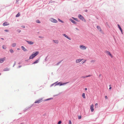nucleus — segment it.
I'll return each instance as SVG.
<instances>
[{"label":"nucleus","instance_id":"nucleus-1","mask_svg":"<svg viewBox=\"0 0 124 124\" xmlns=\"http://www.w3.org/2000/svg\"><path fill=\"white\" fill-rule=\"evenodd\" d=\"M39 53L38 52H37L34 54H32L30 56L29 59H33Z\"/></svg>","mask_w":124,"mask_h":124},{"label":"nucleus","instance_id":"nucleus-2","mask_svg":"<svg viewBox=\"0 0 124 124\" xmlns=\"http://www.w3.org/2000/svg\"><path fill=\"white\" fill-rule=\"evenodd\" d=\"M80 48L82 50H85L87 48V47L83 45H80L79 46Z\"/></svg>","mask_w":124,"mask_h":124},{"label":"nucleus","instance_id":"nucleus-3","mask_svg":"<svg viewBox=\"0 0 124 124\" xmlns=\"http://www.w3.org/2000/svg\"><path fill=\"white\" fill-rule=\"evenodd\" d=\"M50 20L51 22L53 23H57L58 22L57 20L53 18H51Z\"/></svg>","mask_w":124,"mask_h":124},{"label":"nucleus","instance_id":"nucleus-4","mask_svg":"<svg viewBox=\"0 0 124 124\" xmlns=\"http://www.w3.org/2000/svg\"><path fill=\"white\" fill-rule=\"evenodd\" d=\"M42 99H40L39 100H36L34 102L35 103H40L42 101Z\"/></svg>","mask_w":124,"mask_h":124},{"label":"nucleus","instance_id":"nucleus-5","mask_svg":"<svg viewBox=\"0 0 124 124\" xmlns=\"http://www.w3.org/2000/svg\"><path fill=\"white\" fill-rule=\"evenodd\" d=\"M94 108V105L92 104L90 106V109L91 110V111L92 112H93L94 110V109L93 108Z\"/></svg>","mask_w":124,"mask_h":124},{"label":"nucleus","instance_id":"nucleus-6","mask_svg":"<svg viewBox=\"0 0 124 124\" xmlns=\"http://www.w3.org/2000/svg\"><path fill=\"white\" fill-rule=\"evenodd\" d=\"M78 17L79 19L83 21L84 19V18L83 17V16L80 14L78 15Z\"/></svg>","mask_w":124,"mask_h":124},{"label":"nucleus","instance_id":"nucleus-7","mask_svg":"<svg viewBox=\"0 0 124 124\" xmlns=\"http://www.w3.org/2000/svg\"><path fill=\"white\" fill-rule=\"evenodd\" d=\"M83 60V59H77L76 60V62L77 63H78L82 61Z\"/></svg>","mask_w":124,"mask_h":124},{"label":"nucleus","instance_id":"nucleus-8","mask_svg":"<svg viewBox=\"0 0 124 124\" xmlns=\"http://www.w3.org/2000/svg\"><path fill=\"white\" fill-rule=\"evenodd\" d=\"M5 59V57L0 58V63H3Z\"/></svg>","mask_w":124,"mask_h":124},{"label":"nucleus","instance_id":"nucleus-9","mask_svg":"<svg viewBox=\"0 0 124 124\" xmlns=\"http://www.w3.org/2000/svg\"><path fill=\"white\" fill-rule=\"evenodd\" d=\"M106 53L108 55H109L111 57H112L113 56L112 55V54H111L108 51H106Z\"/></svg>","mask_w":124,"mask_h":124},{"label":"nucleus","instance_id":"nucleus-10","mask_svg":"<svg viewBox=\"0 0 124 124\" xmlns=\"http://www.w3.org/2000/svg\"><path fill=\"white\" fill-rule=\"evenodd\" d=\"M63 35L69 40H71V39L67 35H66V34H63Z\"/></svg>","mask_w":124,"mask_h":124},{"label":"nucleus","instance_id":"nucleus-11","mask_svg":"<svg viewBox=\"0 0 124 124\" xmlns=\"http://www.w3.org/2000/svg\"><path fill=\"white\" fill-rule=\"evenodd\" d=\"M26 42H27L28 44L30 45H32L34 44V42L31 41H26Z\"/></svg>","mask_w":124,"mask_h":124},{"label":"nucleus","instance_id":"nucleus-12","mask_svg":"<svg viewBox=\"0 0 124 124\" xmlns=\"http://www.w3.org/2000/svg\"><path fill=\"white\" fill-rule=\"evenodd\" d=\"M117 26L118 27V28L120 30V31L122 33V34H123V31H122V29L121 28V27L119 25V24H118Z\"/></svg>","mask_w":124,"mask_h":124},{"label":"nucleus","instance_id":"nucleus-13","mask_svg":"<svg viewBox=\"0 0 124 124\" xmlns=\"http://www.w3.org/2000/svg\"><path fill=\"white\" fill-rule=\"evenodd\" d=\"M9 24V23L7 22H5L3 23V25L4 26H7Z\"/></svg>","mask_w":124,"mask_h":124},{"label":"nucleus","instance_id":"nucleus-14","mask_svg":"<svg viewBox=\"0 0 124 124\" xmlns=\"http://www.w3.org/2000/svg\"><path fill=\"white\" fill-rule=\"evenodd\" d=\"M97 28L98 29V30L100 31H102V30L101 29V28L100 26H97Z\"/></svg>","mask_w":124,"mask_h":124},{"label":"nucleus","instance_id":"nucleus-15","mask_svg":"<svg viewBox=\"0 0 124 124\" xmlns=\"http://www.w3.org/2000/svg\"><path fill=\"white\" fill-rule=\"evenodd\" d=\"M70 20L72 23L74 24H76V23L75 21L73 20L72 19H70Z\"/></svg>","mask_w":124,"mask_h":124},{"label":"nucleus","instance_id":"nucleus-16","mask_svg":"<svg viewBox=\"0 0 124 124\" xmlns=\"http://www.w3.org/2000/svg\"><path fill=\"white\" fill-rule=\"evenodd\" d=\"M21 48L22 50H23L24 51H27V49H25L24 47L23 46H22L21 47Z\"/></svg>","mask_w":124,"mask_h":124},{"label":"nucleus","instance_id":"nucleus-17","mask_svg":"<svg viewBox=\"0 0 124 124\" xmlns=\"http://www.w3.org/2000/svg\"><path fill=\"white\" fill-rule=\"evenodd\" d=\"M54 42L56 43L57 44L59 42V41L58 40H53Z\"/></svg>","mask_w":124,"mask_h":124},{"label":"nucleus","instance_id":"nucleus-18","mask_svg":"<svg viewBox=\"0 0 124 124\" xmlns=\"http://www.w3.org/2000/svg\"><path fill=\"white\" fill-rule=\"evenodd\" d=\"M9 69L8 68H5L3 69V70L4 71H7L9 70Z\"/></svg>","mask_w":124,"mask_h":124},{"label":"nucleus","instance_id":"nucleus-19","mask_svg":"<svg viewBox=\"0 0 124 124\" xmlns=\"http://www.w3.org/2000/svg\"><path fill=\"white\" fill-rule=\"evenodd\" d=\"M82 97L83 98H84V99L85 98V93H83L82 94Z\"/></svg>","mask_w":124,"mask_h":124},{"label":"nucleus","instance_id":"nucleus-20","mask_svg":"<svg viewBox=\"0 0 124 124\" xmlns=\"http://www.w3.org/2000/svg\"><path fill=\"white\" fill-rule=\"evenodd\" d=\"M39 59H38V60L34 62L32 64H34L37 63L39 62Z\"/></svg>","mask_w":124,"mask_h":124},{"label":"nucleus","instance_id":"nucleus-21","mask_svg":"<svg viewBox=\"0 0 124 124\" xmlns=\"http://www.w3.org/2000/svg\"><path fill=\"white\" fill-rule=\"evenodd\" d=\"M67 83H64L63 84H62V83L61 82H59L58 83V84H60V85H64V84H66Z\"/></svg>","mask_w":124,"mask_h":124},{"label":"nucleus","instance_id":"nucleus-22","mask_svg":"<svg viewBox=\"0 0 124 124\" xmlns=\"http://www.w3.org/2000/svg\"><path fill=\"white\" fill-rule=\"evenodd\" d=\"M16 45V44L15 43H12V46L13 47H15V46Z\"/></svg>","mask_w":124,"mask_h":124},{"label":"nucleus","instance_id":"nucleus-23","mask_svg":"<svg viewBox=\"0 0 124 124\" xmlns=\"http://www.w3.org/2000/svg\"><path fill=\"white\" fill-rule=\"evenodd\" d=\"M20 15V14L19 13H18V14L16 15V17H19Z\"/></svg>","mask_w":124,"mask_h":124},{"label":"nucleus","instance_id":"nucleus-24","mask_svg":"<svg viewBox=\"0 0 124 124\" xmlns=\"http://www.w3.org/2000/svg\"><path fill=\"white\" fill-rule=\"evenodd\" d=\"M72 18L74 19V20H75L76 21H78V19L77 18H75L74 17H73Z\"/></svg>","mask_w":124,"mask_h":124},{"label":"nucleus","instance_id":"nucleus-25","mask_svg":"<svg viewBox=\"0 0 124 124\" xmlns=\"http://www.w3.org/2000/svg\"><path fill=\"white\" fill-rule=\"evenodd\" d=\"M98 104L97 103H96L95 104V108H97L98 107Z\"/></svg>","mask_w":124,"mask_h":124},{"label":"nucleus","instance_id":"nucleus-26","mask_svg":"<svg viewBox=\"0 0 124 124\" xmlns=\"http://www.w3.org/2000/svg\"><path fill=\"white\" fill-rule=\"evenodd\" d=\"M10 51L11 53H13L14 52L13 50L12 49L10 50Z\"/></svg>","mask_w":124,"mask_h":124},{"label":"nucleus","instance_id":"nucleus-27","mask_svg":"<svg viewBox=\"0 0 124 124\" xmlns=\"http://www.w3.org/2000/svg\"><path fill=\"white\" fill-rule=\"evenodd\" d=\"M58 20L60 22L62 23H63V22L60 19H58Z\"/></svg>","mask_w":124,"mask_h":124},{"label":"nucleus","instance_id":"nucleus-28","mask_svg":"<svg viewBox=\"0 0 124 124\" xmlns=\"http://www.w3.org/2000/svg\"><path fill=\"white\" fill-rule=\"evenodd\" d=\"M36 22L37 23H40V21L39 20H36Z\"/></svg>","mask_w":124,"mask_h":124},{"label":"nucleus","instance_id":"nucleus-29","mask_svg":"<svg viewBox=\"0 0 124 124\" xmlns=\"http://www.w3.org/2000/svg\"><path fill=\"white\" fill-rule=\"evenodd\" d=\"M81 118V116H78V119H80Z\"/></svg>","mask_w":124,"mask_h":124},{"label":"nucleus","instance_id":"nucleus-30","mask_svg":"<svg viewBox=\"0 0 124 124\" xmlns=\"http://www.w3.org/2000/svg\"><path fill=\"white\" fill-rule=\"evenodd\" d=\"M69 124H72V123L70 120L69 121Z\"/></svg>","mask_w":124,"mask_h":124},{"label":"nucleus","instance_id":"nucleus-31","mask_svg":"<svg viewBox=\"0 0 124 124\" xmlns=\"http://www.w3.org/2000/svg\"><path fill=\"white\" fill-rule=\"evenodd\" d=\"M95 62V61L94 60H92L91 61V62Z\"/></svg>","mask_w":124,"mask_h":124},{"label":"nucleus","instance_id":"nucleus-32","mask_svg":"<svg viewBox=\"0 0 124 124\" xmlns=\"http://www.w3.org/2000/svg\"><path fill=\"white\" fill-rule=\"evenodd\" d=\"M61 123V121H59L58 123V124H60Z\"/></svg>","mask_w":124,"mask_h":124},{"label":"nucleus","instance_id":"nucleus-33","mask_svg":"<svg viewBox=\"0 0 124 124\" xmlns=\"http://www.w3.org/2000/svg\"><path fill=\"white\" fill-rule=\"evenodd\" d=\"M105 98L106 99H108V97L107 96H105Z\"/></svg>","mask_w":124,"mask_h":124},{"label":"nucleus","instance_id":"nucleus-34","mask_svg":"<svg viewBox=\"0 0 124 124\" xmlns=\"http://www.w3.org/2000/svg\"><path fill=\"white\" fill-rule=\"evenodd\" d=\"M5 46H2V47H3V49H6V47H4Z\"/></svg>","mask_w":124,"mask_h":124},{"label":"nucleus","instance_id":"nucleus-35","mask_svg":"<svg viewBox=\"0 0 124 124\" xmlns=\"http://www.w3.org/2000/svg\"><path fill=\"white\" fill-rule=\"evenodd\" d=\"M17 31H18V32H20L21 31V30H18Z\"/></svg>","mask_w":124,"mask_h":124},{"label":"nucleus","instance_id":"nucleus-36","mask_svg":"<svg viewBox=\"0 0 124 124\" xmlns=\"http://www.w3.org/2000/svg\"><path fill=\"white\" fill-rule=\"evenodd\" d=\"M111 86V85H109V86ZM111 88H112V87H110L109 88V89L110 90V89H111Z\"/></svg>","mask_w":124,"mask_h":124},{"label":"nucleus","instance_id":"nucleus-37","mask_svg":"<svg viewBox=\"0 0 124 124\" xmlns=\"http://www.w3.org/2000/svg\"><path fill=\"white\" fill-rule=\"evenodd\" d=\"M90 75H88V76H86V77L87 78V77H89L90 76Z\"/></svg>","mask_w":124,"mask_h":124},{"label":"nucleus","instance_id":"nucleus-38","mask_svg":"<svg viewBox=\"0 0 124 124\" xmlns=\"http://www.w3.org/2000/svg\"><path fill=\"white\" fill-rule=\"evenodd\" d=\"M4 31H6V32H8V31L7 30H5Z\"/></svg>","mask_w":124,"mask_h":124},{"label":"nucleus","instance_id":"nucleus-39","mask_svg":"<svg viewBox=\"0 0 124 124\" xmlns=\"http://www.w3.org/2000/svg\"><path fill=\"white\" fill-rule=\"evenodd\" d=\"M82 78H85L86 77V76H83L82 77Z\"/></svg>","mask_w":124,"mask_h":124},{"label":"nucleus","instance_id":"nucleus-40","mask_svg":"<svg viewBox=\"0 0 124 124\" xmlns=\"http://www.w3.org/2000/svg\"><path fill=\"white\" fill-rule=\"evenodd\" d=\"M22 27L24 28H25V26H23V25L22 26Z\"/></svg>","mask_w":124,"mask_h":124},{"label":"nucleus","instance_id":"nucleus-41","mask_svg":"<svg viewBox=\"0 0 124 124\" xmlns=\"http://www.w3.org/2000/svg\"><path fill=\"white\" fill-rule=\"evenodd\" d=\"M85 90H87V88H85Z\"/></svg>","mask_w":124,"mask_h":124},{"label":"nucleus","instance_id":"nucleus-42","mask_svg":"<svg viewBox=\"0 0 124 124\" xmlns=\"http://www.w3.org/2000/svg\"><path fill=\"white\" fill-rule=\"evenodd\" d=\"M1 39H2V40H4V39L3 38H1Z\"/></svg>","mask_w":124,"mask_h":124},{"label":"nucleus","instance_id":"nucleus-43","mask_svg":"<svg viewBox=\"0 0 124 124\" xmlns=\"http://www.w3.org/2000/svg\"><path fill=\"white\" fill-rule=\"evenodd\" d=\"M50 99H47L46 100H49Z\"/></svg>","mask_w":124,"mask_h":124},{"label":"nucleus","instance_id":"nucleus-44","mask_svg":"<svg viewBox=\"0 0 124 124\" xmlns=\"http://www.w3.org/2000/svg\"><path fill=\"white\" fill-rule=\"evenodd\" d=\"M19 49H20L19 48H17V50H19Z\"/></svg>","mask_w":124,"mask_h":124},{"label":"nucleus","instance_id":"nucleus-45","mask_svg":"<svg viewBox=\"0 0 124 124\" xmlns=\"http://www.w3.org/2000/svg\"><path fill=\"white\" fill-rule=\"evenodd\" d=\"M86 61V60H85V61L84 62H83V63H84V62H85V61Z\"/></svg>","mask_w":124,"mask_h":124},{"label":"nucleus","instance_id":"nucleus-46","mask_svg":"<svg viewBox=\"0 0 124 124\" xmlns=\"http://www.w3.org/2000/svg\"><path fill=\"white\" fill-rule=\"evenodd\" d=\"M20 124H23V123H21Z\"/></svg>","mask_w":124,"mask_h":124},{"label":"nucleus","instance_id":"nucleus-47","mask_svg":"<svg viewBox=\"0 0 124 124\" xmlns=\"http://www.w3.org/2000/svg\"><path fill=\"white\" fill-rule=\"evenodd\" d=\"M1 75V73H0V75Z\"/></svg>","mask_w":124,"mask_h":124},{"label":"nucleus","instance_id":"nucleus-48","mask_svg":"<svg viewBox=\"0 0 124 124\" xmlns=\"http://www.w3.org/2000/svg\"><path fill=\"white\" fill-rule=\"evenodd\" d=\"M86 11H87V10H86Z\"/></svg>","mask_w":124,"mask_h":124}]
</instances>
